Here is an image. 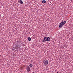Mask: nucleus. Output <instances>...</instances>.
Wrapping results in <instances>:
<instances>
[{
    "mask_svg": "<svg viewBox=\"0 0 73 73\" xmlns=\"http://www.w3.org/2000/svg\"><path fill=\"white\" fill-rule=\"evenodd\" d=\"M44 41H47V37H45L44 38Z\"/></svg>",
    "mask_w": 73,
    "mask_h": 73,
    "instance_id": "nucleus-6",
    "label": "nucleus"
},
{
    "mask_svg": "<svg viewBox=\"0 0 73 73\" xmlns=\"http://www.w3.org/2000/svg\"><path fill=\"white\" fill-rule=\"evenodd\" d=\"M29 66L30 67H31V68H32V67L33 66V65L32 64H30L29 65Z\"/></svg>",
    "mask_w": 73,
    "mask_h": 73,
    "instance_id": "nucleus-9",
    "label": "nucleus"
},
{
    "mask_svg": "<svg viewBox=\"0 0 73 73\" xmlns=\"http://www.w3.org/2000/svg\"><path fill=\"white\" fill-rule=\"evenodd\" d=\"M28 41H31V38L30 37H29L28 38Z\"/></svg>",
    "mask_w": 73,
    "mask_h": 73,
    "instance_id": "nucleus-8",
    "label": "nucleus"
},
{
    "mask_svg": "<svg viewBox=\"0 0 73 73\" xmlns=\"http://www.w3.org/2000/svg\"><path fill=\"white\" fill-rule=\"evenodd\" d=\"M19 3H20V4H23V1L21 0L20 1Z\"/></svg>",
    "mask_w": 73,
    "mask_h": 73,
    "instance_id": "nucleus-7",
    "label": "nucleus"
},
{
    "mask_svg": "<svg viewBox=\"0 0 73 73\" xmlns=\"http://www.w3.org/2000/svg\"><path fill=\"white\" fill-rule=\"evenodd\" d=\"M42 42H45V40H42Z\"/></svg>",
    "mask_w": 73,
    "mask_h": 73,
    "instance_id": "nucleus-10",
    "label": "nucleus"
},
{
    "mask_svg": "<svg viewBox=\"0 0 73 73\" xmlns=\"http://www.w3.org/2000/svg\"><path fill=\"white\" fill-rule=\"evenodd\" d=\"M27 72H30V70H31V68H30V67H29V66H27Z\"/></svg>",
    "mask_w": 73,
    "mask_h": 73,
    "instance_id": "nucleus-3",
    "label": "nucleus"
},
{
    "mask_svg": "<svg viewBox=\"0 0 73 73\" xmlns=\"http://www.w3.org/2000/svg\"><path fill=\"white\" fill-rule=\"evenodd\" d=\"M43 63L44 65H46L48 64V61L46 60H45L44 61Z\"/></svg>",
    "mask_w": 73,
    "mask_h": 73,
    "instance_id": "nucleus-2",
    "label": "nucleus"
},
{
    "mask_svg": "<svg viewBox=\"0 0 73 73\" xmlns=\"http://www.w3.org/2000/svg\"><path fill=\"white\" fill-rule=\"evenodd\" d=\"M50 38L49 37H48L47 38V41H50Z\"/></svg>",
    "mask_w": 73,
    "mask_h": 73,
    "instance_id": "nucleus-4",
    "label": "nucleus"
},
{
    "mask_svg": "<svg viewBox=\"0 0 73 73\" xmlns=\"http://www.w3.org/2000/svg\"><path fill=\"white\" fill-rule=\"evenodd\" d=\"M17 34L18 33H17Z\"/></svg>",
    "mask_w": 73,
    "mask_h": 73,
    "instance_id": "nucleus-11",
    "label": "nucleus"
},
{
    "mask_svg": "<svg viewBox=\"0 0 73 73\" xmlns=\"http://www.w3.org/2000/svg\"><path fill=\"white\" fill-rule=\"evenodd\" d=\"M42 3H43V4H44V3H46V1L45 0H43L42 1Z\"/></svg>",
    "mask_w": 73,
    "mask_h": 73,
    "instance_id": "nucleus-5",
    "label": "nucleus"
},
{
    "mask_svg": "<svg viewBox=\"0 0 73 73\" xmlns=\"http://www.w3.org/2000/svg\"><path fill=\"white\" fill-rule=\"evenodd\" d=\"M66 23V21H64H64H62V22L59 25V27L60 28H61L62 27H63V26L65 25Z\"/></svg>",
    "mask_w": 73,
    "mask_h": 73,
    "instance_id": "nucleus-1",
    "label": "nucleus"
}]
</instances>
